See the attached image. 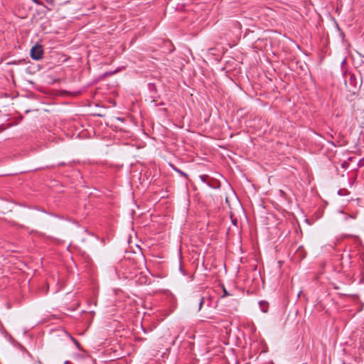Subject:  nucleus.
Segmentation results:
<instances>
[{
  "label": "nucleus",
  "mask_w": 364,
  "mask_h": 364,
  "mask_svg": "<svg viewBox=\"0 0 364 364\" xmlns=\"http://www.w3.org/2000/svg\"><path fill=\"white\" fill-rule=\"evenodd\" d=\"M43 49L41 45L36 44L31 49V58L39 60L43 58Z\"/></svg>",
  "instance_id": "1"
},
{
  "label": "nucleus",
  "mask_w": 364,
  "mask_h": 364,
  "mask_svg": "<svg viewBox=\"0 0 364 364\" xmlns=\"http://www.w3.org/2000/svg\"><path fill=\"white\" fill-rule=\"evenodd\" d=\"M260 309L262 312L266 313L268 311V303L264 301H262L259 303Z\"/></svg>",
  "instance_id": "2"
},
{
  "label": "nucleus",
  "mask_w": 364,
  "mask_h": 364,
  "mask_svg": "<svg viewBox=\"0 0 364 364\" xmlns=\"http://www.w3.org/2000/svg\"><path fill=\"white\" fill-rule=\"evenodd\" d=\"M203 303H204V298H203V297H202V298H200V299L199 306H198V310H200V309H201V308H202V306H203Z\"/></svg>",
  "instance_id": "3"
},
{
  "label": "nucleus",
  "mask_w": 364,
  "mask_h": 364,
  "mask_svg": "<svg viewBox=\"0 0 364 364\" xmlns=\"http://www.w3.org/2000/svg\"><path fill=\"white\" fill-rule=\"evenodd\" d=\"M46 2L50 6H54L55 5V3H54V0H45Z\"/></svg>",
  "instance_id": "4"
},
{
  "label": "nucleus",
  "mask_w": 364,
  "mask_h": 364,
  "mask_svg": "<svg viewBox=\"0 0 364 364\" xmlns=\"http://www.w3.org/2000/svg\"><path fill=\"white\" fill-rule=\"evenodd\" d=\"M72 339H73V342L75 343V346L78 348H80V343H79V342L76 339H75L74 338H72Z\"/></svg>",
  "instance_id": "5"
},
{
  "label": "nucleus",
  "mask_w": 364,
  "mask_h": 364,
  "mask_svg": "<svg viewBox=\"0 0 364 364\" xmlns=\"http://www.w3.org/2000/svg\"><path fill=\"white\" fill-rule=\"evenodd\" d=\"M33 1L38 5H43L42 3L39 0H33Z\"/></svg>",
  "instance_id": "6"
},
{
  "label": "nucleus",
  "mask_w": 364,
  "mask_h": 364,
  "mask_svg": "<svg viewBox=\"0 0 364 364\" xmlns=\"http://www.w3.org/2000/svg\"><path fill=\"white\" fill-rule=\"evenodd\" d=\"M64 364H72L69 360H65Z\"/></svg>",
  "instance_id": "7"
},
{
  "label": "nucleus",
  "mask_w": 364,
  "mask_h": 364,
  "mask_svg": "<svg viewBox=\"0 0 364 364\" xmlns=\"http://www.w3.org/2000/svg\"><path fill=\"white\" fill-rule=\"evenodd\" d=\"M178 172L179 173H181V175H185V173H184L183 172H182V171H178Z\"/></svg>",
  "instance_id": "8"
},
{
  "label": "nucleus",
  "mask_w": 364,
  "mask_h": 364,
  "mask_svg": "<svg viewBox=\"0 0 364 364\" xmlns=\"http://www.w3.org/2000/svg\"><path fill=\"white\" fill-rule=\"evenodd\" d=\"M175 341H176V339L173 341V342H172V345H174Z\"/></svg>",
  "instance_id": "9"
}]
</instances>
